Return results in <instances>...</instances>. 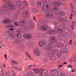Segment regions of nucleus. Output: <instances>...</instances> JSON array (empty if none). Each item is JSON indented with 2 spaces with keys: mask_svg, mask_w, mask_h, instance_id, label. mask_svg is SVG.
Wrapping results in <instances>:
<instances>
[{
  "mask_svg": "<svg viewBox=\"0 0 76 76\" xmlns=\"http://www.w3.org/2000/svg\"><path fill=\"white\" fill-rule=\"evenodd\" d=\"M9 30L10 31H14V29L13 28H9Z\"/></svg>",
  "mask_w": 76,
  "mask_h": 76,
  "instance_id": "52",
  "label": "nucleus"
},
{
  "mask_svg": "<svg viewBox=\"0 0 76 76\" xmlns=\"http://www.w3.org/2000/svg\"><path fill=\"white\" fill-rule=\"evenodd\" d=\"M71 42H72V40H70V41L69 42L70 45H72V43H71Z\"/></svg>",
  "mask_w": 76,
  "mask_h": 76,
  "instance_id": "51",
  "label": "nucleus"
},
{
  "mask_svg": "<svg viewBox=\"0 0 76 76\" xmlns=\"http://www.w3.org/2000/svg\"><path fill=\"white\" fill-rule=\"evenodd\" d=\"M5 74L8 75L9 76H10V72L9 71H6Z\"/></svg>",
  "mask_w": 76,
  "mask_h": 76,
  "instance_id": "33",
  "label": "nucleus"
},
{
  "mask_svg": "<svg viewBox=\"0 0 76 76\" xmlns=\"http://www.w3.org/2000/svg\"><path fill=\"white\" fill-rule=\"evenodd\" d=\"M10 22V19H7L5 20L4 22L3 23H9Z\"/></svg>",
  "mask_w": 76,
  "mask_h": 76,
  "instance_id": "27",
  "label": "nucleus"
},
{
  "mask_svg": "<svg viewBox=\"0 0 76 76\" xmlns=\"http://www.w3.org/2000/svg\"><path fill=\"white\" fill-rule=\"evenodd\" d=\"M30 4H31V5L33 6V5L34 4V2L33 1H31L30 2Z\"/></svg>",
  "mask_w": 76,
  "mask_h": 76,
  "instance_id": "44",
  "label": "nucleus"
},
{
  "mask_svg": "<svg viewBox=\"0 0 76 76\" xmlns=\"http://www.w3.org/2000/svg\"><path fill=\"white\" fill-rule=\"evenodd\" d=\"M46 50L47 51H50V52L53 53H56V50L53 49V47L51 45L48 46L46 48Z\"/></svg>",
  "mask_w": 76,
  "mask_h": 76,
  "instance_id": "4",
  "label": "nucleus"
},
{
  "mask_svg": "<svg viewBox=\"0 0 76 76\" xmlns=\"http://www.w3.org/2000/svg\"><path fill=\"white\" fill-rule=\"evenodd\" d=\"M5 10L6 11H5V12H7V11L9 10V9H8V8H7V7H5Z\"/></svg>",
  "mask_w": 76,
  "mask_h": 76,
  "instance_id": "43",
  "label": "nucleus"
},
{
  "mask_svg": "<svg viewBox=\"0 0 76 76\" xmlns=\"http://www.w3.org/2000/svg\"><path fill=\"white\" fill-rule=\"evenodd\" d=\"M38 44L39 45L40 47H44L45 45V43L43 40H41L39 41Z\"/></svg>",
  "mask_w": 76,
  "mask_h": 76,
  "instance_id": "15",
  "label": "nucleus"
},
{
  "mask_svg": "<svg viewBox=\"0 0 76 76\" xmlns=\"http://www.w3.org/2000/svg\"><path fill=\"white\" fill-rule=\"evenodd\" d=\"M70 6L71 7V10H72V12L71 13V15H70V19H72V17L74 15V12H75V9H73V7L72 6V4H70Z\"/></svg>",
  "mask_w": 76,
  "mask_h": 76,
  "instance_id": "12",
  "label": "nucleus"
},
{
  "mask_svg": "<svg viewBox=\"0 0 76 76\" xmlns=\"http://www.w3.org/2000/svg\"><path fill=\"white\" fill-rule=\"evenodd\" d=\"M37 7H42L45 4V2L43 1H41L38 2L37 3Z\"/></svg>",
  "mask_w": 76,
  "mask_h": 76,
  "instance_id": "9",
  "label": "nucleus"
},
{
  "mask_svg": "<svg viewBox=\"0 0 76 76\" xmlns=\"http://www.w3.org/2000/svg\"><path fill=\"white\" fill-rule=\"evenodd\" d=\"M32 67V66L31 65H26V68L27 69H29V68H31Z\"/></svg>",
  "mask_w": 76,
  "mask_h": 76,
  "instance_id": "38",
  "label": "nucleus"
},
{
  "mask_svg": "<svg viewBox=\"0 0 76 76\" xmlns=\"http://www.w3.org/2000/svg\"><path fill=\"white\" fill-rule=\"evenodd\" d=\"M69 47V46H66L65 48L64 49H62L60 51L61 52H62L63 53H67V51H68Z\"/></svg>",
  "mask_w": 76,
  "mask_h": 76,
  "instance_id": "13",
  "label": "nucleus"
},
{
  "mask_svg": "<svg viewBox=\"0 0 76 76\" xmlns=\"http://www.w3.org/2000/svg\"><path fill=\"white\" fill-rule=\"evenodd\" d=\"M28 26L29 28H31V29H33L34 27V22L31 21L29 22Z\"/></svg>",
  "mask_w": 76,
  "mask_h": 76,
  "instance_id": "17",
  "label": "nucleus"
},
{
  "mask_svg": "<svg viewBox=\"0 0 76 76\" xmlns=\"http://www.w3.org/2000/svg\"><path fill=\"white\" fill-rule=\"evenodd\" d=\"M43 60L45 61H48V58L44 57V58Z\"/></svg>",
  "mask_w": 76,
  "mask_h": 76,
  "instance_id": "40",
  "label": "nucleus"
},
{
  "mask_svg": "<svg viewBox=\"0 0 76 76\" xmlns=\"http://www.w3.org/2000/svg\"><path fill=\"white\" fill-rule=\"evenodd\" d=\"M56 46L58 47V48H61V47H63V44L61 43H57L56 45Z\"/></svg>",
  "mask_w": 76,
  "mask_h": 76,
  "instance_id": "23",
  "label": "nucleus"
},
{
  "mask_svg": "<svg viewBox=\"0 0 76 76\" xmlns=\"http://www.w3.org/2000/svg\"><path fill=\"white\" fill-rule=\"evenodd\" d=\"M44 71V69H39V74L41 75H42V74H43V71Z\"/></svg>",
  "mask_w": 76,
  "mask_h": 76,
  "instance_id": "28",
  "label": "nucleus"
},
{
  "mask_svg": "<svg viewBox=\"0 0 76 76\" xmlns=\"http://www.w3.org/2000/svg\"><path fill=\"white\" fill-rule=\"evenodd\" d=\"M12 73L13 76H16V74H15V71H13L12 72Z\"/></svg>",
  "mask_w": 76,
  "mask_h": 76,
  "instance_id": "46",
  "label": "nucleus"
},
{
  "mask_svg": "<svg viewBox=\"0 0 76 76\" xmlns=\"http://www.w3.org/2000/svg\"><path fill=\"white\" fill-rule=\"evenodd\" d=\"M33 11L34 12H36V13H37L38 12V10L35 8H34L33 9Z\"/></svg>",
  "mask_w": 76,
  "mask_h": 76,
  "instance_id": "36",
  "label": "nucleus"
},
{
  "mask_svg": "<svg viewBox=\"0 0 76 76\" xmlns=\"http://www.w3.org/2000/svg\"><path fill=\"white\" fill-rule=\"evenodd\" d=\"M27 46L28 48H30L31 47V44L29 43H28L27 44Z\"/></svg>",
  "mask_w": 76,
  "mask_h": 76,
  "instance_id": "37",
  "label": "nucleus"
},
{
  "mask_svg": "<svg viewBox=\"0 0 76 76\" xmlns=\"http://www.w3.org/2000/svg\"><path fill=\"white\" fill-rule=\"evenodd\" d=\"M65 28H66V27H64V26L63 27V29H65Z\"/></svg>",
  "mask_w": 76,
  "mask_h": 76,
  "instance_id": "64",
  "label": "nucleus"
},
{
  "mask_svg": "<svg viewBox=\"0 0 76 76\" xmlns=\"http://www.w3.org/2000/svg\"><path fill=\"white\" fill-rule=\"evenodd\" d=\"M50 74L53 76H57L59 73H58V71L57 70H52L51 71Z\"/></svg>",
  "mask_w": 76,
  "mask_h": 76,
  "instance_id": "7",
  "label": "nucleus"
},
{
  "mask_svg": "<svg viewBox=\"0 0 76 76\" xmlns=\"http://www.w3.org/2000/svg\"><path fill=\"white\" fill-rule=\"evenodd\" d=\"M58 19L60 22H64H64H67V20L64 18H60Z\"/></svg>",
  "mask_w": 76,
  "mask_h": 76,
  "instance_id": "22",
  "label": "nucleus"
},
{
  "mask_svg": "<svg viewBox=\"0 0 76 76\" xmlns=\"http://www.w3.org/2000/svg\"><path fill=\"white\" fill-rule=\"evenodd\" d=\"M39 70H37L36 69L34 70V72H35V73H39Z\"/></svg>",
  "mask_w": 76,
  "mask_h": 76,
  "instance_id": "42",
  "label": "nucleus"
},
{
  "mask_svg": "<svg viewBox=\"0 0 76 76\" xmlns=\"http://www.w3.org/2000/svg\"><path fill=\"white\" fill-rule=\"evenodd\" d=\"M54 31H55V32H56V31L58 33H59V34H60V33H61V32H63V31L58 28H57L55 29H54Z\"/></svg>",
  "mask_w": 76,
  "mask_h": 76,
  "instance_id": "18",
  "label": "nucleus"
},
{
  "mask_svg": "<svg viewBox=\"0 0 76 76\" xmlns=\"http://www.w3.org/2000/svg\"><path fill=\"white\" fill-rule=\"evenodd\" d=\"M60 13L61 16H63L66 15L65 13L63 11H61Z\"/></svg>",
  "mask_w": 76,
  "mask_h": 76,
  "instance_id": "32",
  "label": "nucleus"
},
{
  "mask_svg": "<svg viewBox=\"0 0 76 76\" xmlns=\"http://www.w3.org/2000/svg\"><path fill=\"white\" fill-rule=\"evenodd\" d=\"M26 22V21L25 19L23 20H22L21 25H23L25 24V23Z\"/></svg>",
  "mask_w": 76,
  "mask_h": 76,
  "instance_id": "29",
  "label": "nucleus"
},
{
  "mask_svg": "<svg viewBox=\"0 0 76 76\" xmlns=\"http://www.w3.org/2000/svg\"><path fill=\"white\" fill-rule=\"evenodd\" d=\"M24 29H26V30H28V27L26 26H25L24 27Z\"/></svg>",
  "mask_w": 76,
  "mask_h": 76,
  "instance_id": "49",
  "label": "nucleus"
},
{
  "mask_svg": "<svg viewBox=\"0 0 76 76\" xmlns=\"http://www.w3.org/2000/svg\"><path fill=\"white\" fill-rule=\"evenodd\" d=\"M28 15H29V11L28 10L25 11L23 12V18H27L28 17Z\"/></svg>",
  "mask_w": 76,
  "mask_h": 76,
  "instance_id": "11",
  "label": "nucleus"
},
{
  "mask_svg": "<svg viewBox=\"0 0 76 76\" xmlns=\"http://www.w3.org/2000/svg\"><path fill=\"white\" fill-rule=\"evenodd\" d=\"M9 8L11 10H14L15 9L14 5L12 3H10L9 5Z\"/></svg>",
  "mask_w": 76,
  "mask_h": 76,
  "instance_id": "19",
  "label": "nucleus"
},
{
  "mask_svg": "<svg viewBox=\"0 0 76 76\" xmlns=\"http://www.w3.org/2000/svg\"><path fill=\"white\" fill-rule=\"evenodd\" d=\"M48 33L49 35H55L56 34V31L50 29L48 31Z\"/></svg>",
  "mask_w": 76,
  "mask_h": 76,
  "instance_id": "14",
  "label": "nucleus"
},
{
  "mask_svg": "<svg viewBox=\"0 0 76 76\" xmlns=\"http://www.w3.org/2000/svg\"><path fill=\"white\" fill-rule=\"evenodd\" d=\"M26 55H27V57H28L30 60H32V58H31V55H30V54H29V53L26 52Z\"/></svg>",
  "mask_w": 76,
  "mask_h": 76,
  "instance_id": "26",
  "label": "nucleus"
},
{
  "mask_svg": "<svg viewBox=\"0 0 76 76\" xmlns=\"http://www.w3.org/2000/svg\"><path fill=\"white\" fill-rule=\"evenodd\" d=\"M75 23H76V22L75 21H73L72 23V25H71V26H75Z\"/></svg>",
  "mask_w": 76,
  "mask_h": 76,
  "instance_id": "39",
  "label": "nucleus"
},
{
  "mask_svg": "<svg viewBox=\"0 0 76 76\" xmlns=\"http://www.w3.org/2000/svg\"><path fill=\"white\" fill-rule=\"evenodd\" d=\"M14 24H15V25L16 26H19V25L18 24V23L17 22H15Z\"/></svg>",
  "mask_w": 76,
  "mask_h": 76,
  "instance_id": "47",
  "label": "nucleus"
},
{
  "mask_svg": "<svg viewBox=\"0 0 76 76\" xmlns=\"http://www.w3.org/2000/svg\"><path fill=\"white\" fill-rule=\"evenodd\" d=\"M9 37L10 38H14V37H15V35L13 34L10 33L9 34Z\"/></svg>",
  "mask_w": 76,
  "mask_h": 76,
  "instance_id": "31",
  "label": "nucleus"
},
{
  "mask_svg": "<svg viewBox=\"0 0 76 76\" xmlns=\"http://www.w3.org/2000/svg\"><path fill=\"white\" fill-rule=\"evenodd\" d=\"M52 12L54 13H57V12L59 11V9L57 7H55L54 8H52Z\"/></svg>",
  "mask_w": 76,
  "mask_h": 76,
  "instance_id": "20",
  "label": "nucleus"
},
{
  "mask_svg": "<svg viewBox=\"0 0 76 76\" xmlns=\"http://www.w3.org/2000/svg\"><path fill=\"white\" fill-rule=\"evenodd\" d=\"M67 64V62H65L63 64L64 65H65V64Z\"/></svg>",
  "mask_w": 76,
  "mask_h": 76,
  "instance_id": "62",
  "label": "nucleus"
},
{
  "mask_svg": "<svg viewBox=\"0 0 76 76\" xmlns=\"http://www.w3.org/2000/svg\"><path fill=\"white\" fill-rule=\"evenodd\" d=\"M60 76H65V75H64V74L63 73H62L61 75Z\"/></svg>",
  "mask_w": 76,
  "mask_h": 76,
  "instance_id": "50",
  "label": "nucleus"
},
{
  "mask_svg": "<svg viewBox=\"0 0 76 76\" xmlns=\"http://www.w3.org/2000/svg\"><path fill=\"white\" fill-rule=\"evenodd\" d=\"M23 4L21 5V7L18 10V12L20 13H22V10H24L26 7V6H28L27 2L25 0L23 1Z\"/></svg>",
  "mask_w": 76,
  "mask_h": 76,
  "instance_id": "3",
  "label": "nucleus"
},
{
  "mask_svg": "<svg viewBox=\"0 0 76 76\" xmlns=\"http://www.w3.org/2000/svg\"><path fill=\"white\" fill-rule=\"evenodd\" d=\"M3 65L4 67L5 68L6 66V64H3Z\"/></svg>",
  "mask_w": 76,
  "mask_h": 76,
  "instance_id": "63",
  "label": "nucleus"
},
{
  "mask_svg": "<svg viewBox=\"0 0 76 76\" xmlns=\"http://www.w3.org/2000/svg\"><path fill=\"white\" fill-rule=\"evenodd\" d=\"M62 55V53H58L57 55L58 57H60Z\"/></svg>",
  "mask_w": 76,
  "mask_h": 76,
  "instance_id": "34",
  "label": "nucleus"
},
{
  "mask_svg": "<svg viewBox=\"0 0 76 76\" xmlns=\"http://www.w3.org/2000/svg\"><path fill=\"white\" fill-rule=\"evenodd\" d=\"M52 53H47V56H51L52 55Z\"/></svg>",
  "mask_w": 76,
  "mask_h": 76,
  "instance_id": "48",
  "label": "nucleus"
},
{
  "mask_svg": "<svg viewBox=\"0 0 76 76\" xmlns=\"http://www.w3.org/2000/svg\"><path fill=\"white\" fill-rule=\"evenodd\" d=\"M22 4V3L21 2V1H17L15 3V5H16V7H19Z\"/></svg>",
  "mask_w": 76,
  "mask_h": 76,
  "instance_id": "21",
  "label": "nucleus"
},
{
  "mask_svg": "<svg viewBox=\"0 0 76 76\" xmlns=\"http://www.w3.org/2000/svg\"><path fill=\"white\" fill-rule=\"evenodd\" d=\"M7 27H9L10 28H13V26L12 25H11L10 24L7 25Z\"/></svg>",
  "mask_w": 76,
  "mask_h": 76,
  "instance_id": "41",
  "label": "nucleus"
},
{
  "mask_svg": "<svg viewBox=\"0 0 76 76\" xmlns=\"http://www.w3.org/2000/svg\"><path fill=\"white\" fill-rule=\"evenodd\" d=\"M52 4L53 6L59 7V6H60L61 5L62 6L65 5V4H66V3L65 2H63L61 1L58 0L53 2Z\"/></svg>",
  "mask_w": 76,
  "mask_h": 76,
  "instance_id": "2",
  "label": "nucleus"
},
{
  "mask_svg": "<svg viewBox=\"0 0 76 76\" xmlns=\"http://www.w3.org/2000/svg\"><path fill=\"white\" fill-rule=\"evenodd\" d=\"M2 72V75H3V76H5V75H3V71H2L1 72Z\"/></svg>",
  "mask_w": 76,
  "mask_h": 76,
  "instance_id": "60",
  "label": "nucleus"
},
{
  "mask_svg": "<svg viewBox=\"0 0 76 76\" xmlns=\"http://www.w3.org/2000/svg\"><path fill=\"white\" fill-rule=\"evenodd\" d=\"M65 35H66V33H62L61 34V37H64L65 36Z\"/></svg>",
  "mask_w": 76,
  "mask_h": 76,
  "instance_id": "45",
  "label": "nucleus"
},
{
  "mask_svg": "<svg viewBox=\"0 0 76 76\" xmlns=\"http://www.w3.org/2000/svg\"><path fill=\"white\" fill-rule=\"evenodd\" d=\"M43 11H48V12L45 15V17L48 19H51L53 17V13L50 12L51 10V7L50 5L49 4H47L44 6L42 8Z\"/></svg>",
  "mask_w": 76,
  "mask_h": 76,
  "instance_id": "1",
  "label": "nucleus"
},
{
  "mask_svg": "<svg viewBox=\"0 0 76 76\" xmlns=\"http://www.w3.org/2000/svg\"><path fill=\"white\" fill-rule=\"evenodd\" d=\"M5 14L2 10H0V15H4Z\"/></svg>",
  "mask_w": 76,
  "mask_h": 76,
  "instance_id": "30",
  "label": "nucleus"
},
{
  "mask_svg": "<svg viewBox=\"0 0 76 76\" xmlns=\"http://www.w3.org/2000/svg\"><path fill=\"white\" fill-rule=\"evenodd\" d=\"M27 76H32L34 75V72L32 71H30L28 72Z\"/></svg>",
  "mask_w": 76,
  "mask_h": 76,
  "instance_id": "25",
  "label": "nucleus"
},
{
  "mask_svg": "<svg viewBox=\"0 0 76 76\" xmlns=\"http://www.w3.org/2000/svg\"><path fill=\"white\" fill-rule=\"evenodd\" d=\"M58 67H63V65H60L58 66Z\"/></svg>",
  "mask_w": 76,
  "mask_h": 76,
  "instance_id": "56",
  "label": "nucleus"
},
{
  "mask_svg": "<svg viewBox=\"0 0 76 76\" xmlns=\"http://www.w3.org/2000/svg\"><path fill=\"white\" fill-rule=\"evenodd\" d=\"M23 37L26 39H31L32 38V35L30 34L26 33L23 35Z\"/></svg>",
  "mask_w": 76,
  "mask_h": 76,
  "instance_id": "5",
  "label": "nucleus"
},
{
  "mask_svg": "<svg viewBox=\"0 0 76 76\" xmlns=\"http://www.w3.org/2000/svg\"><path fill=\"white\" fill-rule=\"evenodd\" d=\"M40 29L41 30H42V31H46L47 30V26L46 25H43L40 27Z\"/></svg>",
  "mask_w": 76,
  "mask_h": 76,
  "instance_id": "16",
  "label": "nucleus"
},
{
  "mask_svg": "<svg viewBox=\"0 0 76 76\" xmlns=\"http://www.w3.org/2000/svg\"><path fill=\"white\" fill-rule=\"evenodd\" d=\"M12 62L14 64H18V62H17L15 61H14V60H13L12 61Z\"/></svg>",
  "mask_w": 76,
  "mask_h": 76,
  "instance_id": "35",
  "label": "nucleus"
},
{
  "mask_svg": "<svg viewBox=\"0 0 76 76\" xmlns=\"http://www.w3.org/2000/svg\"><path fill=\"white\" fill-rule=\"evenodd\" d=\"M54 24L55 25H57V24H58V23L57 22H55L54 23Z\"/></svg>",
  "mask_w": 76,
  "mask_h": 76,
  "instance_id": "55",
  "label": "nucleus"
},
{
  "mask_svg": "<svg viewBox=\"0 0 76 76\" xmlns=\"http://www.w3.org/2000/svg\"><path fill=\"white\" fill-rule=\"evenodd\" d=\"M50 41L51 43H55L56 42H57V39L54 36H52L50 38Z\"/></svg>",
  "mask_w": 76,
  "mask_h": 76,
  "instance_id": "8",
  "label": "nucleus"
},
{
  "mask_svg": "<svg viewBox=\"0 0 76 76\" xmlns=\"http://www.w3.org/2000/svg\"><path fill=\"white\" fill-rule=\"evenodd\" d=\"M4 56V58L6 59V60H7V58H6V57H7V55H5Z\"/></svg>",
  "mask_w": 76,
  "mask_h": 76,
  "instance_id": "53",
  "label": "nucleus"
},
{
  "mask_svg": "<svg viewBox=\"0 0 76 76\" xmlns=\"http://www.w3.org/2000/svg\"><path fill=\"white\" fill-rule=\"evenodd\" d=\"M56 58H57V57H56V56H53L52 55L51 56H50V59L51 60H56Z\"/></svg>",
  "mask_w": 76,
  "mask_h": 76,
  "instance_id": "24",
  "label": "nucleus"
},
{
  "mask_svg": "<svg viewBox=\"0 0 76 76\" xmlns=\"http://www.w3.org/2000/svg\"><path fill=\"white\" fill-rule=\"evenodd\" d=\"M50 0H45V1L46 2H49L50 1Z\"/></svg>",
  "mask_w": 76,
  "mask_h": 76,
  "instance_id": "58",
  "label": "nucleus"
},
{
  "mask_svg": "<svg viewBox=\"0 0 76 76\" xmlns=\"http://www.w3.org/2000/svg\"><path fill=\"white\" fill-rule=\"evenodd\" d=\"M17 33L16 34L15 36L16 37H20V34L23 33V31L21 29H18L16 31Z\"/></svg>",
  "mask_w": 76,
  "mask_h": 76,
  "instance_id": "10",
  "label": "nucleus"
},
{
  "mask_svg": "<svg viewBox=\"0 0 76 76\" xmlns=\"http://www.w3.org/2000/svg\"><path fill=\"white\" fill-rule=\"evenodd\" d=\"M33 19H34V20H37L36 19V17L35 16H34L33 17Z\"/></svg>",
  "mask_w": 76,
  "mask_h": 76,
  "instance_id": "54",
  "label": "nucleus"
},
{
  "mask_svg": "<svg viewBox=\"0 0 76 76\" xmlns=\"http://www.w3.org/2000/svg\"><path fill=\"white\" fill-rule=\"evenodd\" d=\"M16 41L17 42H18V43H19V40H17Z\"/></svg>",
  "mask_w": 76,
  "mask_h": 76,
  "instance_id": "57",
  "label": "nucleus"
},
{
  "mask_svg": "<svg viewBox=\"0 0 76 76\" xmlns=\"http://www.w3.org/2000/svg\"><path fill=\"white\" fill-rule=\"evenodd\" d=\"M34 54L37 56H39L41 55V52L40 50L36 49L34 50Z\"/></svg>",
  "mask_w": 76,
  "mask_h": 76,
  "instance_id": "6",
  "label": "nucleus"
},
{
  "mask_svg": "<svg viewBox=\"0 0 76 76\" xmlns=\"http://www.w3.org/2000/svg\"><path fill=\"white\" fill-rule=\"evenodd\" d=\"M69 67H70V68H72V66L70 64L68 66V68H69Z\"/></svg>",
  "mask_w": 76,
  "mask_h": 76,
  "instance_id": "59",
  "label": "nucleus"
},
{
  "mask_svg": "<svg viewBox=\"0 0 76 76\" xmlns=\"http://www.w3.org/2000/svg\"><path fill=\"white\" fill-rule=\"evenodd\" d=\"M59 13H57V14H55V15H56V16H58V15H59Z\"/></svg>",
  "mask_w": 76,
  "mask_h": 76,
  "instance_id": "61",
  "label": "nucleus"
}]
</instances>
